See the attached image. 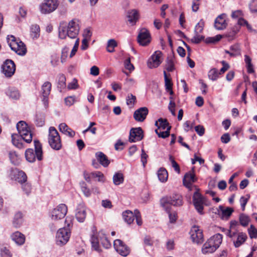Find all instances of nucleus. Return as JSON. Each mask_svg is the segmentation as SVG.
Masks as SVG:
<instances>
[{
	"mask_svg": "<svg viewBox=\"0 0 257 257\" xmlns=\"http://www.w3.org/2000/svg\"><path fill=\"white\" fill-rule=\"evenodd\" d=\"M161 206L169 214L170 222L174 223L176 221L177 215L175 212H171V205L180 206L182 205V197L179 194H175L172 197L166 196L160 200Z\"/></svg>",
	"mask_w": 257,
	"mask_h": 257,
	"instance_id": "nucleus-1",
	"label": "nucleus"
},
{
	"mask_svg": "<svg viewBox=\"0 0 257 257\" xmlns=\"http://www.w3.org/2000/svg\"><path fill=\"white\" fill-rule=\"evenodd\" d=\"M124 180L123 174L120 172L115 173L113 176V182L115 185L122 183Z\"/></svg>",
	"mask_w": 257,
	"mask_h": 257,
	"instance_id": "nucleus-37",
	"label": "nucleus"
},
{
	"mask_svg": "<svg viewBox=\"0 0 257 257\" xmlns=\"http://www.w3.org/2000/svg\"><path fill=\"white\" fill-rule=\"evenodd\" d=\"M2 72L7 77H12L16 71V66L11 60H7L2 66Z\"/></svg>",
	"mask_w": 257,
	"mask_h": 257,
	"instance_id": "nucleus-13",
	"label": "nucleus"
},
{
	"mask_svg": "<svg viewBox=\"0 0 257 257\" xmlns=\"http://www.w3.org/2000/svg\"><path fill=\"white\" fill-rule=\"evenodd\" d=\"M22 189L23 191L26 194L27 196L29 195L32 191V186L31 185L25 182V183H22Z\"/></svg>",
	"mask_w": 257,
	"mask_h": 257,
	"instance_id": "nucleus-45",
	"label": "nucleus"
},
{
	"mask_svg": "<svg viewBox=\"0 0 257 257\" xmlns=\"http://www.w3.org/2000/svg\"><path fill=\"white\" fill-rule=\"evenodd\" d=\"M192 241L197 244H201L203 242V235L201 229L198 226L194 225L190 231Z\"/></svg>",
	"mask_w": 257,
	"mask_h": 257,
	"instance_id": "nucleus-12",
	"label": "nucleus"
},
{
	"mask_svg": "<svg viewBox=\"0 0 257 257\" xmlns=\"http://www.w3.org/2000/svg\"><path fill=\"white\" fill-rule=\"evenodd\" d=\"M138 42L142 46L148 45L151 42V35L146 28L142 29L138 36Z\"/></svg>",
	"mask_w": 257,
	"mask_h": 257,
	"instance_id": "nucleus-15",
	"label": "nucleus"
},
{
	"mask_svg": "<svg viewBox=\"0 0 257 257\" xmlns=\"http://www.w3.org/2000/svg\"><path fill=\"white\" fill-rule=\"evenodd\" d=\"M166 69L169 72H172L174 70V62L172 57L167 58L166 60Z\"/></svg>",
	"mask_w": 257,
	"mask_h": 257,
	"instance_id": "nucleus-44",
	"label": "nucleus"
},
{
	"mask_svg": "<svg viewBox=\"0 0 257 257\" xmlns=\"http://www.w3.org/2000/svg\"><path fill=\"white\" fill-rule=\"evenodd\" d=\"M155 125L158 127L157 129H159V130H165V129L167 130L168 127L170 126L167 119H164L161 118H159L158 120L156 122Z\"/></svg>",
	"mask_w": 257,
	"mask_h": 257,
	"instance_id": "nucleus-34",
	"label": "nucleus"
},
{
	"mask_svg": "<svg viewBox=\"0 0 257 257\" xmlns=\"http://www.w3.org/2000/svg\"><path fill=\"white\" fill-rule=\"evenodd\" d=\"M226 234L231 239L236 248L242 245L247 238V236L245 233L238 232L237 230H227Z\"/></svg>",
	"mask_w": 257,
	"mask_h": 257,
	"instance_id": "nucleus-7",
	"label": "nucleus"
},
{
	"mask_svg": "<svg viewBox=\"0 0 257 257\" xmlns=\"http://www.w3.org/2000/svg\"><path fill=\"white\" fill-rule=\"evenodd\" d=\"M134 214H135V218H136L137 224L139 226L142 225L143 222L141 219L140 212L138 210L136 209L135 210Z\"/></svg>",
	"mask_w": 257,
	"mask_h": 257,
	"instance_id": "nucleus-60",
	"label": "nucleus"
},
{
	"mask_svg": "<svg viewBox=\"0 0 257 257\" xmlns=\"http://www.w3.org/2000/svg\"><path fill=\"white\" fill-rule=\"evenodd\" d=\"M7 39L12 50L19 55L23 56L26 54L27 52L26 46L19 39H17L13 35H8Z\"/></svg>",
	"mask_w": 257,
	"mask_h": 257,
	"instance_id": "nucleus-5",
	"label": "nucleus"
},
{
	"mask_svg": "<svg viewBox=\"0 0 257 257\" xmlns=\"http://www.w3.org/2000/svg\"><path fill=\"white\" fill-rule=\"evenodd\" d=\"M225 18L226 15L224 14L218 16L216 18L214 22V27L216 29L220 30L226 28L227 24Z\"/></svg>",
	"mask_w": 257,
	"mask_h": 257,
	"instance_id": "nucleus-23",
	"label": "nucleus"
},
{
	"mask_svg": "<svg viewBox=\"0 0 257 257\" xmlns=\"http://www.w3.org/2000/svg\"><path fill=\"white\" fill-rule=\"evenodd\" d=\"M204 27V22L202 19L197 24L195 27L194 33L195 34H200L203 32Z\"/></svg>",
	"mask_w": 257,
	"mask_h": 257,
	"instance_id": "nucleus-46",
	"label": "nucleus"
},
{
	"mask_svg": "<svg viewBox=\"0 0 257 257\" xmlns=\"http://www.w3.org/2000/svg\"><path fill=\"white\" fill-rule=\"evenodd\" d=\"M91 177L97 178L98 181L99 182H104V176L103 174L99 171H96L91 173Z\"/></svg>",
	"mask_w": 257,
	"mask_h": 257,
	"instance_id": "nucleus-50",
	"label": "nucleus"
},
{
	"mask_svg": "<svg viewBox=\"0 0 257 257\" xmlns=\"http://www.w3.org/2000/svg\"><path fill=\"white\" fill-rule=\"evenodd\" d=\"M81 190L83 192L84 195L86 197H89L91 194V192L89 188L87 187L86 184L85 182L81 183Z\"/></svg>",
	"mask_w": 257,
	"mask_h": 257,
	"instance_id": "nucleus-56",
	"label": "nucleus"
},
{
	"mask_svg": "<svg viewBox=\"0 0 257 257\" xmlns=\"http://www.w3.org/2000/svg\"><path fill=\"white\" fill-rule=\"evenodd\" d=\"M113 246L116 251L122 256H126L130 253L129 248L120 239L115 240Z\"/></svg>",
	"mask_w": 257,
	"mask_h": 257,
	"instance_id": "nucleus-18",
	"label": "nucleus"
},
{
	"mask_svg": "<svg viewBox=\"0 0 257 257\" xmlns=\"http://www.w3.org/2000/svg\"><path fill=\"white\" fill-rule=\"evenodd\" d=\"M59 129L61 132L70 137H73L75 132L70 128L65 123H61L59 124Z\"/></svg>",
	"mask_w": 257,
	"mask_h": 257,
	"instance_id": "nucleus-28",
	"label": "nucleus"
},
{
	"mask_svg": "<svg viewBox=\"0 0 257 257\" xmlns=\"http://www.w3.org/2000/svg\"><path fill=\"white\" fill-rule=\"evenodd\" d=\"M219 74V73L217 69L212 68L208 72V76L210 79L215 81L218 78Z\"/></svg>",
	"mask_w": 257,
	"mask_h": 257,
	"instance_id": "nucleus-43",
	"label": "nucleus"
},
{
	"mask_svg": "<svg viewBox=\"0 0 257 257\" xmlns=\"http://www.w3.org/2000/svg\"><path fill=\"white\" fill-rule=\"evenodd\" d=\"M23 222V215L21 212H17L15 214L13 221V226L16 228L19 227Z\"/></svg>",
	"mask_w": 257,
	"mask_h": 257,
	"instance_id": "nucleus-32",
	"label": "nucleus"
},
{
	"mask_svg": "<svg viewBox=\"0 0 257 257\" xmlns=\"http://www.w3.org/2000/svg\"><path fill=\"white\" fill-rule=\"evenodd\" d=\"M164 75L165 78V85L166 90L170 89L172 88L173 83L171 82V79L169 78L167 75L166 71H164Z\"/></svg>",
	"mask_w": 257,
	"mask_h": 257,
	"instance_id": "nucleus-51",
	"label": "nucleus"
},
{
	"mask_svg": "<svg viewBox=\"0 0 257 257\" xmlns=\"http://www.w3.org/2000/svg\"><path fill=\"white\" fill-rule=\"evenodd\" d=\"M195 131L200 136H202L204 134L205 129L202 125H198L195 127Z\"/></svg>",
	"mask_w": 257,
	"mask_h": 257,
	"instance_id": "nucleus-63",
	"label": "nucleus"
},
{
	"mask_svg": "<svg viewBox=\"0 0 257 257\" xmlns=\"http://www.w3.org/2000/svg\"><path fill=\"white\" fill-rule=\"evenodd\" d=\"M171 128V126H168L165 131L162 130L156 129L155 132L159 137L165 139L169 136Z\"/></svg>",
	"mask_w": 257,
	"mask_h": 257,
	"instance_id": "nucleus-39",
	"label": "nucleus"
},
{
	"mask_svg": "<svg viewBox=\"0 0 257 257\" xmlns=\"http://www.w3.org/2000/svg\"><path fill=\"white\" fill-rule=\"evenodd\" d=\"M79 21L77 19L71 20L67 28L62 27L59 29V37L61 39H66L67 38L76 39L79 32Z\"/></svg>",
	"mask_w": 257,
	"mask_h": 257,
	"instance_id": "nucleus-2",
	"label": "nucleus"
},
{
	"mask_svg": "<svg viewBox=\"0 0 257 257\" xmlns=\"http://www.w3.org/2000/svg\"><path fill=\"white\" fill-rule=\"evenodd\" d=\"M194 172V169L193 168L191 171L185 174L183 180V184L190 190H191L193 187V183L195 182L197 180Z\"/></svg>",
	"mask_w": 257,
	"mask_h": 257,
	"instance_id": "nucleus-17",
	"label": "nucleus"
},
{
	"mask_svg": "<svg viewBox=\"0 0 257 257\" xmlns=\"http://www.w3.org/2000/svg\"><path fill=\"white\" fill-rule=\"evenodd\" d=\"M219 210L221 212V217L222 219L227 220L233 212V209L231 207L224 208L222 206H219Z\"/></svg>",
	"mask_w": 257,
	"mask_h": 257,
	"instance_id": "nucleus-29",
	"label": "nucleus"
},
{
	"mask_svg": "<svg viewBox=\"0 0 257 257\" xmlns=\"http://www.w3.org/2000/svg\"><path fill=\"white\" fill-rule=\"evenodd\" d=\"M70 231L68 228L63 227L59 229L56 235V242L57 245L62 246L69 240L70 236Z\"/></svg>",
	"mask_w": 257,
	"mask_h": 257,
	"instance_id": "nucleus-9",
	"label": "nucleus"
},
{
	"mask_svg": "<svg viewBox=\"0 0 257 257\" xmlns=\"http://www.w3.org/2000/svg\"><path fill=\"white\" fill-rule=\"evenodd\" d=\"M86 207L83 203H80L75 210V217L79 222H83L86 217Z\"/></svg>",
	"mask_w": 257,
	"mask_h": 257,
	"instance_id": "nucleus-21",
	"label": "nucleus"
},
{
	"mask_svg": "<svg viewBox=\"0 0 257 257\" xmlns=\"http://www.w3.org/2000/svg\"><path fill=\"white\" fill-rule=\"evenodd\" d=\"M222 241V235L217 233L211 237L203 244L202 251L203 253H209L214 252L219 246Z\"/></svg>",
	"mask_w": 257,
	"mask_h": 257,
	"instance_id": "nucleus-3",
	"label": "nucleus"
},
{
	"mask_svg": "<svg viewBox=\"0 0 257 257\" xmlns=\"http://www.w3.org/2000/svg\"><path fill=\"white\" fill-rule=\"evenodd\" d=\"M127 21L132 25H135L139 20V14L137 10L133 9L127 12Z\"/></svg>",
	"mask_w": 257,
	"mask_h": 257,
	"instance_id": "nucleus-24",
	"label": "nucleus"
},
{
	"mask_svg": "<svg viewBox=\"0 0 257 257\" xmlns=\"http://www.w3.org/2000/svg\"><path fill=\"white\" fill-rule=\"evenodd\" d=\"M69 49L67 47H65L62 50L61 53V62L64 63L65 61V59L68 56Z\"/></svg>",
	"mask_w": 257,
	"mask_h": 257,
	"instance_id": "nucleus-59",
	"label": "nucleus"
},
{
	"mask_svg": "<svg viewBox=\"0 0 257 257\" xmlns=\"http://www.w3.org/2000/svg\"><path fill=\"white\" fill-rule=\"evenodd\" d=\"M12 239L18 245H22L25 241V236L19 231H16L11 235Z\"/></svg>",
	"mask_w": 257,
	"mask_h": 257,
	"instance_id": "nucleus-25",
	"label": "nucleus"
},
{
	"mask_svg": "<svg viewBox=\"0 0 257 257\" xmlns=\"http://www.w3.org/2000/svg\"><path fill=\"white\" fill-rule=\"evenodd\" d=\"M158 177L161 182H166L168 177L167 170L165 168H160L158 171Z\"/></svg>",
	"mask_w": 257,
	"mask_h": 257,
	"instance_id": "nucleus-35",
	"label": "nucleus"
},
{
	"mask_svg": "<svg viewBox=\"0 0 257 257\" xmlns=\"http://www.w3.org/2000/svg\"><path fill=\"white\" fill-rule=\"evenodd\" d=\"M136 100V97L132 94H128L126 98V103L128 105H133Z\"/></svg>",
	"mask_w": 257,
	"mask_h": 257,
	"instance_id": "nucleus-57",
	"label": "nucleus"
},
{
	"mask_svg": "<svg viewBox=\"0 0 257 257\" xmlns=\"http://www.w3.org/2000/svg\"><path fill=\"white\" fill-rule=\"evenodd\" d=\"M9 158L12 163L17 165L19 163V157L15 152L9 153Z\"/></svg>",
	"mask_w": 257,
	"mask_h": 257,
	"instance_id": "nucleus-52",
	"label": "nucleus"
},
{
	"mask_svg": "<svg viewBox=\"0 0 257 257\" xmlns=\"http://www.w3.org/2000/svg\"><path fill=\"white\" fill-rule=\"evenodd\" d=\"M95 157L97 160L104 167H106L110 163L107 156L101 152H98L95 154Z\"/></svg>",
	"mask_w": 257,
	"mask_h": 257,
	"instance_id": "nucleus-26",
	"label": "nucleus"
},
{
	"mask_svg": "<svg viewBox=\"0 0 257 257\" xmlns=\"http://www.w3.org/2000/svg\"><path fill=\"white\" fill-rule=\"evenodd\" d=\"M22 138L18 135L12 134V142L14 146L18 148H23V145L21 142Z\"/></svg>",
	"mask_w": 257,
	"mask_h": 257,
	"instance_id": "nucleus-36",
	"label": "nucleus"
},
{
	"mask_svg": "<svg viewBox=\"0 0 257 257\" xmlns=\"http://www.w3.org/2000/svg\"><path fill=\"white\" fill-rule=\"evenodd\" d=\"M34 142L35 152L32 149H28L25 152L26 159L30 163L34 162L36 158L39 161H41L43 159V152L41 143L37 140H34Z\"/></svg>",
	"mask_w": 257,
	"mask_h": 257,
	"instance_id": "nucleus-4",
	"label": "nucleus"
},
{
	"mask_svg": "<svg viewBox=\"0 0 257 257\" xmlns=\"http://www.w3.org/2000/svg\"><path fill=\"white\" fill-rule=\"evenodd\" d=\"M48 142L50 146L53 150L58 151L62 148L60 136L58 131L53 126H51L49 128Z\"/></svg>",
	"mask_w": 257,
	"mask_h": 257,
	"instance_id": "nucleus-6",
	"label": "nucleus"
},
{
	"mask_svg": "<svg viewBox=\"0 0 257 257\" xmlns=\"http://www.w3.org/2000/svg\"><path fill=\"white\" fill-rule=\"evenodd\" d=\"M99 240H100L99 236L95 237L94 235H93L91 238V243L92 247L95 250L100 252L101 249L99 244Z\"/></svg>",
	"mask_w": 257,
	"mask_h": 257,
	"instance_id": "nucleus-38",
	"label": "nucleus"
},
{
	"mask_svg": "<svg viewBox=\"0 0 257 257\" xmlns=\"http://www.w3.org/2000/svg\"><path fill=\"white\" fill-rule=\"evenodd\" d=\"M248 6L250 12L257 14V0H251Z\"/></svg>",
	"mask_w": 257,
	"mask_h": 257,
	"instance_id": "nucleus-49",
	"label": "nucleus"
},
{
	"mask_svg": "<svg viewBox=\"0 0 257 257\" xmlns=\"http://www.w3.org/2000/svg\"><path fill=\"white\" fill-rule=\"evenodd\" d=\"M239 219L240 224L244 227L247 226L250 220L249 216L244 214H241Z\"/></svg>",
	"mask_w": 257,
	"mask_h": 257,
	"instance_id": "nucleus-40",
	"label": "nucleus"
},
{
	"mask_svg": "<svg viewBox=\"0 0 257 257\" xmlns=\"http://www.w3.org/2000/svg\"><path fill=\"white\" fill-rule=\"evenodd\" d=\"M98 236L102 244L105 248H109L111 244L108 241L107 238L105 236V234L103 231H99L98 233Z\"/></svg>",
	"mask_w": 257,
	"mask_h": 257,
	"instance_id": "nucleus-33",
	"label": "nucleus"
},
{
	"mask_svg": "<svg viewBox=\"0 0 257 257\" xmlns=\"http://www.w3.org/2000/svg\"><path fill=\"white\" fill-rule=\"evenodd\" d=\"M222 38V35H218L215 37L207 38L205 41L207 44H215L218 42Z\"/></svg>",
	"mask_w": 257,
	"mask_h": 257,
	"instance_id": "nucleus-47",
	"label": "nucleus"
},
{
	"mask_svg": "<svg viewBox=\"0 0 257 257\" xmlns=\"http://www.w3.org/2000/svg\"><path fill=\"white\" fill-rule=\"evenodd\" d=\"M193 202L195 207L198 212L200 214H202L203 210V204L204 203V200L203 196L198 191V190H196L194 193L193 196Z\"/></svg>",
	"mask_w": 257,
	"mask_h": 257,
	"instance_id": "nucleus-19",
	"label": "nucleus"
},
{
	"mask_svg": "<svg viewBox=\"0 0 257 257\" xmlns=\"http://www.w3.org/2000/svg\"><path fill=\"white\" fill-rule=\"evenodd\" d=\"M169 160L171 163L172 167L174 169L175 171L179 174L180 173V169L178 164L175 161L172 156H169Z\"/></svg>",
	"mask_w": 257,
	"mask_h": 257,
	"instance_id": "nucleus-53",
	"label": "nucleus"
},
{
	"mask_svg": "<svg viewBox=\"0 0 257 257\" xmlns=\"http://www.w3.org/2000/svg\"><path fill=\"white\" fill-rule=\"evenodd\" d=\"M78 82L76 79H73L71 82L68 83L67 86L68 89H76L78 88Z\"/></svg>",
	"mask_w": 257,
	"mask_h": 257,
	"instance_id": "nucleus-61",
	"label": "nucleus"
},
{
	"mask_svg": "<svg viewBox=\"0 0 257 257\" xmlns=\"http://www.w3.org/2000/svg\"><path fill=\"white\" fill-rule=\"evenodd\" d=\"M51 89V83L48 81L44 82L41 87V93L42 95V101L46 108L48 107V96Z\"/></svg>",
	"mask_w": 257,
	"mask_h": 257,
	"instance_id": "nucleus-14",
	"label": "nucleus"
},
{
	"mask_svg": "<svg viewBox=\"0 0 257 257\" xmlns=\"http://www.w3.org/2000/svg\"><path fill=\"white\" fill-rule=\"evenodd\" d=\"M79 45V39H76L75 41L74 45L70 52V58H72L76 54V52L77 51Z\"/></svg>",
	"mask_w": 257,
	"mask_h": 257,
	"instance_id": "nucleus-55",
	"label": "nucleus"
},
{
	"mask_svg": "<svg viewBox=\"0 0 257 257\" xmlns=\"http://www.w3.org/2000/svg\"><path fill=\"white\" fill-rule=\"evenodd\" d=\"M67 212V206L64 204H60L52 211L51 219L55 221L62 219L65 216Z\"/></svg>",
	"mask_w": 257,
	"mask_h": 257,
	"instance_id": "nucleus-10",
	"label": "nucleus"
},
{
	"mask_svg": "<svg viewBox=\"0 0 257 257\" xmlns=\"http://www.w3.org/2000/svg\"><path fill=\"white\" fill-rule=\"evenodd\" d=\"M230 51L225 50V53L229 54L231 57H235L240 55V49L239 46L238 45H234L230 47Z\"/></svg>",
	"mask_w": 257,
	"mask_h": 257,
	"instance_id": "nucleus-31",
	"label": "nucleus"
},
{
	"mask_svg": "<svg viewBox=\"0 0 257 257\" xmlns=\"http://www.w3.org/2000/svg\"><path fill=\"white\" fill-rule=\"evenodd\" d=\"M122 217L125 222L130 224L133 222L135 214L130 210H126L122 213Z\"/></svg>",
	"mask_w": 257,
	"mask_h": 257,
	"instance_id": "nucleus-30",
	"label": "nucleus"
},
{
	"mask_svg": "<svg viewBox=\"0 0 257 257\" xmlns=\"http://www.w3.org/2000/svg\"><path fill=\"white\" fill-rule=\"evenodd\" d=\"M7 95L13 99H18L20 97V94L18 90L15 88H10L7 92Z\"/></svg>",
	"mask_w": 257,
	"mask_h": 257,
	"instance_id": "nucleus-42",
	"label": "nucleus"
},
{
	"mask_svg": "<svg viewBox=\"0 0 257 257\" xmlns=\"http://www.w3.org/2000/svg\"><path fill=\"white\" fill-rule=\"evenodd\" d=\"M251 58L248 56L245 55L244 56V61L246 63L248 73H252L253 72V66L251 63Z\"/></svg>",
	"mask_w": 257,
	"mask_h": 257,
	"instance_id": "nucleus-48",
	"label": "nucleus"
},
{
	"mask_svg": "<svg viewBox=\"0 0 257 257\" xmlns=\"http://www.w3.org/2000/svg\"><path fill=\"white\" fill-rule=\"evenodd\" d=\"M40 28L37 25H33L31 28V35L33 38H37L40 34Z\"/></svg>",
	"mask_w": 257,
	"mask_h": 257,
	"instance_id": "nucleus-41",
	"label": "nucleus"
},
{
	"mask_svg": "<svg viewBox=\"0 0 257 257\" xmlns=\"http://www.w3.org/2000/svg\"><path fill=\"white\" fill-rule=\"evenodd\" d=\"M58 6L57 0H44L40 6V9L42 14H46L54 11Z\"/></svg>",
	"mask_w": 257,
	"mask_h": 257,
	"instance_id": "nucleus-11",
	"label": "nucleus"
},
{
	"mask_svg": "<svg viewBox=\"0 0 257 257\" xmlns=\"http://www.w3.org/2000/svg\"><path fill=\"white\" fill-rule=\"evenodd\" d=\"M1 257H12L10 252L6 247L1 248Z\"/></svg>",
	"mask_w": 257,
	"mask_h": 257,
	"instance_id": "nucleus-62",
	"label": "nucleus"
},
{
	"mask_svg": "<svg viewBox=\"0 0 257 257\" xmlns=\"http://www.w3.org/2000/svg\"><path fill=\"white\" fill-rule=\"evenodd\" d=\"M248 232L249 237L251 238L257 237V229L254 227L253 225H251L248 229Z\"/></svg>",
	"mask_w": 257,
	"mask_h": 257,
	"instance_id": "nucleus-54",
	"label": "nucleus"
},
{
	"mask_svg": "<svg viewBox=\"0 0 257 257\" xmlns=\"http://www.w3.org/2000/svg\"><path fill=\"white\" fill-rule=\"evenodd\" d=\"M17 128L22 139L27 143L32 140V134L30 131L27 124L24 121H20L17 124Z\"/></svg>",
	"mask_w": 257,
	"mask_h": 257,
	"instance_id": "nucleus-8",
	"label": "nucleus"
},
{
	"mask_svg": "<svg viewBox=\"0 0 257 257\" xmlns=\"http://www.w3.org/2000/svg\"><path fill=\"white\" fill-rule=\"evenodd\" d=\"M66 78L63 75H61L59 76V87H60L61 88H63L66 86Z\"/></svg>",
	"mask_w": 257,
	"mask_h": 257,
	"instance_id": "nucleus-64",
	"label": "nucleus"
},
{
	"mask_svg": "<svg viewBox=\"0 0 257 257\" xmlns=\"http://www.w3.org/2000/svg\"><path fill=\"white\" fill-rule=\"evenodd\" d=\"M148 112L149 110L147 107H141L134 112V118L137 121L142 122L146 119Z\"/></svg>",
	"mask_w": 257,
	"mask_h": 257,
	"instance_id": "nucleus-22",
	"label": "nucleus"
},
{
	"mask_svg": "<svg viewBox=\"0 0 257 257\" xmlns=\"http://www.w3.org/2000/svg\"><path fill=\"white\" fill-rule=\"evenodd\" d=\"M204 37L203 36H201L199 34H195V36L193 38L191 39V41L192 43L195 44L199 43L202 40H203Z\"/></svg>",
	"mask_w": 257,
	"mask_h": 257,
	"instance_id": "nucleus-58",
	"label": "nucleus"
},
{
	"mask_svg": "<svg viewBox=\"0 0 257 257\" xmlns=\"http://www.w3.org/2000/svg\"><path fill=\"white\" fill-rule=\"evenodd\" d=\"M143 131L141 127L132 128L130 130L129 136L130 142L140 141L143 139Z\"/></svg>",
	"mask_w": 257,
	"mask_h": 257,
	"instance_id": "nucleus-20",
	"label": "nucleus"
},
{
	"mask_svg": "<svg viewBox=\"0 0 257 257\" xmlns=\"http://www.w3.org/2000/svg\"><path fill=\"white\" fill-rule=\"evenodd\" d=\"M13 173L15 180L21 184L27 181V177L24 172L15 170L13 171Z\"/></svg>",
	"mask_w": 257,
	"mask_h": 257,
	"instance_id": "nucleus-27",
	"label": "nucleus"
},
{
	"mask_svg": "<svg viewBox=\"0 0 257 257\" xmlns=\"http://www.w3.org/2000/svg\"><path fill=\"white\" fill-rule=\"evenodd\" d=\"M162 55L163 54L161 51H156L148 60V66L151 69L158 67L162 62L161 60Z\"/></svg>",
	"mask_w": 257,
	"mask_h": 257,
	"instance_id": "nucleus-16",
	"label": "nucleus"
}]
</instances>
